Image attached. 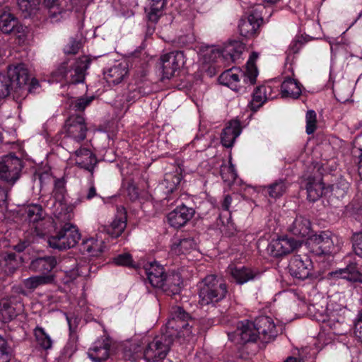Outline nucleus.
I'll return each mask as SVG.
<instances>
[{"instance_id":"obj_9","label":"nucleus","mask_w":362,"mask_h":362,"mask_svg":"<svg viewBox=\"0 0 362 362\" xmlns=\"http://www.w3.org/2000/svg\"><path fill=\"white\" fill-rule=\"evenodd\" d=\"M80 238L81 234L77 227L71 223H65L55 235L48 238V244L54 249L66 250L74 247Z\"/></svg>"},{"instance_id":"obj_36","label":"nucleus","mask_w":362,"mask_h":362,"mask_svg":"<svg viewBox=\"0 0 362 362\" xmlns=\"http://www.w3.org/2000/svg\"><path fill=\"white\" fill-rule=\"evenodd\" d=\"M271 87L266 86H260L257 87L252 95V99L250 103L251 109L257 110L267 100L272 98L270 95Z\"/></svg>"},{"instance_id":"obj_19","label":"nucleus","mask_w":362,"mask_h":362,"mask_svg":"<svg viewBox=\"0 0 362 362\" xmlns=\"http://www.w3.org/2000/svg\"><path fill=\"white\" fill-rule=\"evenodd\" d=\"M258 339L262 343L273 341L277 335V331L273 320L268 316H260L255 320Z\"/></svg>"},{"instance_id":"obj_45","label":"nucleus","mask_w":362,"mask_h":362,"mask_svg":"<svg viewBox=\"0 0 362 362\" xmlns=\"http://www.w3.org/2000/svg\"><path fill=\"white\" fill-rule=\"evenodd\" d=\"M231 156L229 158L228 164H223L221 166V175L224 182L230 183L236 179L237 173L234 165L231 163Z\"/></svg>"},{"instance_id":"obj_26","label":"nucleus","mask_w":362,"mask_h":362,"mask_svg":"<svg viewBox=\"0 0 362 362\" xmlns=\"http://www.w3.org/2000/svg\"><path fill=\"white\" fill-rule=\"evenodd\" d=\"M127 226V216L125 209L122 206L117 208V215L112 222L105 228L106 233L112 238H117L124 232Z\"/></svg>"},{"instance_id":"obj_22","label":"nucleus","mask_w":362,"mask_h":362,"mask_svg":"<svg viewBox=\"0 0 362 362\" xmlns=\"http://www.w3.org/2000/svg\"><path fill=\"white\" fill-rule=\"evenodd\" d=\"M223 63L235 62L240 59L245 50V45L240 41L233 40L220 45Z\"/></svg>"},{"instance_id":"obj_31","label":"nucleus","mask_w":362,"mask_h":362,"mask_svg":"<svg viewBox=\"0 0 362 362\" xmlns=\"http://www.w3.org/2000/svg\"><path fill=\"white\" fill-rule=\"evenodd\" d=\"M240 133L241 127L239 121L232 120L229 122L221 134L222 144L227 148L232 147L235 139L239 136Z\"/></svg>"},{"instance_id":"obj_30","label":"nucleus","mask_w":362,"mask_h":362,"mask_svg":"<svg viewBox=\"0 0 362 362\" xmlns=\"http://www.w3.org/2000/svg\"><path fill=\"white\" fill-rule=\"evenodd\" d=\"M197 252V243L192 238L182 240L175 239L171 245L170 253L174 255H187L191 252Z\"/></svg>"},{"instance_id":"obj_16","label":"nucleus","mask_w":362,"mask_h":362,"mask_svg":"<svg viewBox=\"0 0 362 362\" xmlns=\"http://www.w3.org/2000/svg\"><path fill=\"white\" fill-rule=\"evenodd\" d=\"M78 146L69 148L70 159L81 168L92 172L97 163V158L92 151L87 148H76Z\"/></svg>"},{"instance_id":"obj_59","label":"nucleus","mask_w":362,"mask_h":362,"mask_svg":"<svg viewBox=\"0 0 362 362\" xmlns=\"http://www.w3.org/2000/svg\"><path fill=\"white\" fill-rule=\"evenodd\" d=\"M194 40V37L192 34L187 35L185 38L180 37L179 42L184 45L192 42Z\"/></svg>"},{"instance_id":"obj_61","label":"nucleus","mask_w":362,"mask_h":362,"mask_svg":"<svg viewBox=\"0 0 362 362\" xmlns=\"http://www.w3.org/2000/svg\"><path fill=\"white\" fill-rule=\"evenodd\" d=\"M285 362H303L301 359L290 356L288 357Z\"/></svg>"},{"instance_id":"obj_7","label":"nucleus","mask_w":362,"mask_h":362,"mask_svg":"<svg viewBox=\"0 0 362 362\" xmlns=\"http://www.w3.org/2000/svg\"><path fill=\"white\" fill-rule=\"evenodd\" d=\"M66 193L64 180L62 179L56 180L53 190V196L56 199L54 215L59 221H69L71 220L74 217V209L83 202V197H81L68 203L65 199Z\"/></svg>"},{"instance_id":"obj_42","label":"nucleus","mask_w":362,"mask_h":362,"mask_svg":"<svg viewBox=\"0 0 362 362\" xmlns=\"http://www.w3.org/2000/svg\"><path fill=\"white\" fill-rule=\"evenodd\" d=\"M34 335L37 344L43 349L47 350L52 346V339L41 327H37L34 329Z\"/></svg>"},{"instance_id":"obj_3","label":"nucleus","mask_w":362,"mask_h":362,"mask_svg":"<svg viewBox=\"0 0 362 362\" xmlns=\"http://www.w3.org/2000/svg\"><path fill=\"white\" fill-rule=\"evenodd\" d=\"M22 216L28 221L30 227V231L25 233L23 240L14 246V249L21 252H23L32 243L35 242L37 237H43L46 232L42 229L44 225L43 210L38 204H30L22 209Z\"/></svg>"},{"instance_id":"obj_33","label":"nucleus","mask_w":362,"mask_h":362,"mask_svg":"<svg viewBox=\"0 0 362 362\" xmlns=\"http://www.w3.org/2000/svg\"><path fill=\"white\" fill-rule=\"evenodd\" d=\"M57 260L54 257L47 256L33 259L30 269L36 272H40L42 275H52L50 272L56 267Z\"/></svg>"},{"instance_id":"obj_52","label":"nucleus","mask_w":362,"mask_h":362,"mask_svg":"<svg viewBox=\"0 0 362 362\" xmlns=\"http://www.w3.org/2000/svg\"><path fill=\"white\" fill-rule=\"evenodd\" d=\"M38 4L39 0H18L19 8L28 14H31Z\"/></svg>"},{"instance_id":"obj_21","label":"nucleus","mask_w":362,"mask_h":362,"mask_svg":"<svg viewBox=\"0 0 362 362\" xmlns=\"http://www.w3.org/2000/svg\"><path fill=\"white\" fill-rule=\"evenodd\" d=\"M144 268L149 283L153 287L160 288L165 286L166 274L162 265L156 261L148 262Z\"/></svg>"},{"instance_id":"obj_13","label":"nucleus","mask_w":362,"mask_h":362,"mask_svg":"<svg viewBox=\"0 0 362 362\" xmlns=\"http://www.w3.org/2000/svg\"><path fill=\"white\" fill-rule=\"evenodd\" d=\"M58 0H45L46 6L49 8V16L51 21L58 22L67 16V11L75 10L76 12L82 11L86 4V0H69L70 5L63 10L57 4Z\"/></svg>"},{"instance_id":"obj_62","label":"nucleus","mask_w":362,"mask_h":362,"mask_svg":"<svg viewBox=\"0 0 362 362\" xmlns=\"http://www.w3.org/2000/svg\"><path fill=\"white\" fill-rule=\"evenodd\" d=\"M180 176H175L173 177V184H174V186L176 187L177 185L180 184Z\"/></svg>"},{"instance_id":"obj_40","label":"nucleus","mask_w":362,"mask_h":362,"mask_svg":"<svg viewBox=\"0 0 362 362\" xmlns=\"http://www.w3.org/2000/svg\"><path fill=\"white\" fill-rule=\"evenodd\" d=\"M182 279L179 274L175 273L165 276V286L160 287L166 292L171 293L173 295L177 294L181 291Z\"/></svg>"},{"instance_id":"obj_25","label":"nucleus","mask_w":362,"mask_h":362,"mask_svg":"<svg viewBox=\"0 0 362 362\" xmlns=\"http://www.w3.org/2000/svg\"><path fill=\"white\" fill-rule=\"evenodd\" d=\"M242 343L255 341L258 339L257 329L255 322L247 320L240 322L235 332Z\"/></svg>"},{"instance_id":"obj_11","label":"nucleus","mask_w":362,"mask_h":362,"mask_svg":"<svg viewBox=\"0 0 362 362\" xmlns=\"http://www.w3.org/2000/svg\"><path fill=\"white\" fill-rule=\"evenodd\" d=\"M264 6L257 4L250 8L246 18H243L239 23V30L241 35L251 38L256 36L262 23V11Z\"/></svg>"},{"instance_id":"obj_28","label":"nucleus","mask_w":362,"mask_h":362,"mask_svg":"<svg viewBox=\"0 0 362 362\" xmlns=\"http://www.w3.org/2000/svg\"><path fill=\"white\" fill-rule=\"evenodd\" d=\"M105 248V243L103 238L96 235L95 237H90L83 240L81 245V250L89 256L97 257L100 255Z\"/></svg>"},{"instance_id":"obj_58","label":"nucleus","mask_w":362,"mask_h":362,"mask_svg":"<svg viewBox=\"0 0 362 362\" xmlns=\"http://www.w3.org/2000/svg\"><path fill=\"white\" fill-rule=\"evenodd\" d=\"M355 335L362 341V322H358L355 325Z\"/></svg>"},{"instance_id":"obj_8","label":"nucleus","mask_w":362,"mask_h":362,"mask_svg":"<svg viewBox=\"0 0 362 362\" xmlns=\"http://www.w3.org/2000/svg\"><path fill=\"white\" fill-rule=\"evenodd\" d=\"M340 241L336 235L329 230L312 234L306 244L310 251L316 255H329L335 252L340 246Z\"/></svg>"},{"instance_id":"obj_51","label":"nucleus","mask_w":362,"mask_h":362,"mask_svg":"<svg viewBox=\"0 0 362 362\" xmlns=\"http://www.w3.org/2000/svg\"><path fill=\"white\" fill-rule=\"evenodd\" d=\"M306 121V133L308 134H313L317 127V115L314 110H308L305 115Z\"/></svg>"},{"instance_id":"obj_12","label":"nucleus","mask_w":362,"mask_h":362,"mask_svg":"<svg viewBox=\"0 0 362 362\" xmlns=\"http://www.w3.org/2000/svg\"><path fill=\"white\" fill-rule=\"evenodd\" d=\"M22 168L21 160L13 154L4 156L0 160V179L8 182H16Z\"/></svg>"},{"instance_id":"obj_18","label":"nucleus","mask_w":362,"mask_h":362,"mask_svg":"<svg viewBox=\"0 0 362 362\" xmlns=\"http://www.w3.org/2000/svg\"><path fill=\"white\" fill-rule=\"evenodd\" d=\"M111 339L107 336H103L94 341L89 348L87 354L93 362H104L110 355Z\"/></svg>"},{"instance_id":"obj_2","label":"nucleus","mask_w":362,"mask_h":362,"mask_svg":"<svg viewBox=\"0 0 362 362\" xmlns=\"http://www.w3.org/2000/svg\"><path fill=\"white\" fill-rule=\"evenodd\" d=\"M257 58L258 54L252 52L243 68L232 67L223 71L219 76V83L235 92H246L256 83L259 74L255 64Z\"/></svg>"},{"instance_id":"obj_54","label":"nucleus","mask_w":362,"mask_h":362,"mask_svg":"<svg viewBox=\"0 0 362 362\" xmlns=\"http://www.w3.org/2000/svg\"><path fill=\"white\" fill-rule=\"evenodd\" d=\"M352 242L353 248L356 255L362 257V233L354 234Z\"/></svg>"},{"instance_id":"obj_64","label":"nucleus","mask_w":362,"mask_h":362,"mask_svg":"<svg viewBox=\"0 0 362 362\" xmlns=\"http://www.w3.org/2000/svg\"><path fill=\"white\" fill-rule=\"evenodd\" d=\"M15 259V255L13 254H8L7 255V260L12 261Z\"/></svg>"},{"instance_id":"obj_38","label":"nucleus","mask_w":362,"mask_h":362,"mask_svg":"<svg viewBox=\"0 0 362 362\" xmlns=\"http://www.w3.org/2000/svg\"><path fill=\"white\" fill-rule=\"evenodd\" d=\"M165 4V0H148V4L145 9L148 19L156 23L163 15Z\"/></svg>"},{"instance_id":"obj_43","label":"nucleus","mask_w":362,"mask_h":362,"mask_svg":"<svg viewBox=\"0 0 362 362\" xmlns=\"http://www.w3.org/2000/svg\"><path fill=\"white\" fill-rule=\"evenodd\" d=\"M15 308L8 299H2L0 301V316L4 322L11 320L16 315Z\"/></svg>"},{"instance_id":"obj_1","label":"nucleus","mask_w":362,"mask_h":362,"mask_svg":"<svg viewBox=\"0 0 362 362\" xmlns=\"http://www.w3.org/2000/svg\"><path fill=\"white\" fill-rule=\"evenodd\" d=\"M194 321L180 307H174L165 325V331L148 344L136 358L145 362H159L166 356L175 338L187 339L192 333Z\"/></svg>"},{"instance_id":"obj_57","label":"nucleus","mask_w":362,"mask_h":362,"mask_svg":"<svg viewBox=\"0 0 362 362\" xmlns=\"http://www.w3.org/2000/svg\"><path fill=\"white\" fill-rule=\"evenodd\" d=\"M362 142V136H358L354 141V146L361 151V154L358 157V175L362 180V146H360V143Z\"/></svg>"},{"instance_id":"obj_35","label":"nucleus","mask_w":362,"mask_h":362,"mask_svg":"<svg viewBox=\"0 0 362 362\" xmlns=\"http://www.w3.org/2000/svg\"><path fill=\"white\" fill-rule=\"evenodd\" d=\"M231 202L232 198L230 196L226 195L221 204L222 211L219 216L220 222L226 228V231L228 232V233H233V230H235V226L231 220V215L229 211Z\"/></svg>"},{"instance_id":"obj_63","label":"nucleus","mask_w":362,"mask_h":362,"mask_svg":"<svg viewBox=\"0 0 362 362\" xmlns=\"http://www.w3.org/2000/svg\"><path fill=\"white\" fill-rule=\"evenodd\" d=\"M327 42H329V45H330V49H331V52H333V49H334V39L333 38H330V37H328L327 39Z\"/></svg>"},{"instance_id":"obj_44","label":"nucleus","mask_w":362,"mask_h":362,"mask_svg":"<svg viewBox=\"0 0 362 362\" xmlns=\"http://www.w3.org/2000/svg\"><path fill=\"white\" fill-rule=\"evenodd\" d=\"M93 96H85L81 98H71L69 99L70 108L75 111H83L93 100Z\"/></svg>"},{"instance_id":"obj_37","label":"nucleus","mask_w":362,"mask_h":362,"mask_svg":"<svg viewBox=\"0 0 362 362\" xmlns=\"http://www.w3.org/2000/svg\"><path fill=\"white\" fill-rule=\"evenodd\" d=\"M334 277L346 279L349 281L362 283V273H361L356 265L350 264L346 268L336 270L332 274Z\"/></svg>"},{"instance_id":"obj_6","label":"nucleus","mask_w":362,"mask_h":362,"mask_svg":"<svg viewBox=\"0 0 362 362\" xmlns=\"http://www.w3.org/2000/svg\"><path fill=\"white\" fill-rule=\"evenodd\" d=\"M199 303L202 305H215L222 300L227 293L225 281L216 275L206 276L198 284Z\"/></svg>"},{"instance_id":"obj_24","label":"nucleus","mask_w":362,"mask_h":362,"mask_svg":"<svg viewBox=\"0 0 362 362\" xmlns=\"http://www.w3.org/2000/svg\"><path fill=\"white\" fill-rule=\"evenodd\" d=\"M288 69L291 71V74L284 77L281 83V95L284 98L296 99L301 94L302 86L296 79L293 78V71L291 65Z\"/></svg>"},{"instance_id":"obj_39","label":"nucleus","mask_w":362,"mask_h":362,"mask_svg":"<svg viewBox=\"0 0 362 362\" xmlns=\"http://www.w3.org/2000/svg\"><path fill=\"white\" fill-rule=\"evenodd\" d=\"M19 22L13 13L4 11L0 13V31L4 34H11Z\"/></svg>"},{"instance_id":"obj_53","label":"nucleus","mask_w":362,"mask_h":362,"mask_svg":"<svg viewBox=\"0 0 362 362\" xmlns=\"http://www.w3.org/2000/svg\"><path fill=\"white\" fill-rule=\"evenodd\" d=\"M113 262L119 266H127L132 267L133 266V261L132 256L128 253H124L117 255L113 259Z\"/></svg>"},{"instance_id":"obj_32","label":"nucleus","mask_w":362,"mask_h":362,"mask_svg":"<svg viewBox=\"0 0 362 362\" xmlns=\"http://www.w3.org/2000/svg\"><path fill=\"white\" fill-rule=\"evenodd\" d=\"M288 231L298 237H308L312 235L310 221L301 216H298L288 226Z\"/></svg>"},{"instance_id":"obj_60","label":"nucleus","mask_w":362,"mask_h":362,"mask_svg":"<svg viewBox=\"0 0 362 362\" xmlns=\"http://www.w3.org/2000/svg\"><path fill=\"white\" fill-rule=\"evenodd\" d=\"M7 198V192L5 189L0 187V205L4 203Z\"/></svg>"},{"instance_id":"obj_46","label":"nucleus","mask_w":362,"mask_h":362,"mask_svg":"<svg viewBox=\"0 0 362 362\" xmlns=\"http://www.w3.org/2000/svg\"><path fill=\"white\" fill-rule=\"evenodd\" d=\"M349 182L344 180H341L339 182L327 187L328 192H331L336 198H343L349 189Z\"/></svg>"},{"instance_id":"obj_50","label":"nucleus","mask_w":362,"mask_h":362,"mask_svg":"<svg viewBox=\"0 0 362 362\" xmlns=\"http://www.w3.org/2000/svg\"><path fill=\"white\" fill-rule=\"evenodd\" d=\"M11 33L18 40L19 44H24L28 39V30L19 22Z\"/></svg>"},{"instance_id":"obj_34","label":"nucleus","mask_w":362,"mask_h":362,"mask_svg":"<svg viewBox=\"0 0 362 362\" xmlns=\"http://www.w3.org/2000/svg\"><path fill=\"white\" fill-rule=\"evenodd\" d=\"M308 199L311 202L317 201L322 195L328 193L327 187H325L321 179H310L306 186Z\"/></svg>"},{"instance_id":"obj_5","label":"nucleus","mask_w":362,"mask_h":362,"mask_svg":"<svg viewBox=\"0 0 362 362\" xmlns=\"http://www.w3.org/2000/svg\"><path fill=\"white\" fill-rule=\"evenodd\" d=\"M89 64L90 62L86 57L72 62H64L52 71V81L72 84L82 83Z\"/></svg>"},{"instance_id":"obj_48","label":"nucleus","mask_w":362,"mask_h":362,"mask_svg":"<svg viewBox=\"0 0 362 362\" xmlns=\"http://www.w3.org/2000/svg\"><path fill=\"white\" fill-rule=\"evenodd\" d=\"M12 357V349L6 339L0 335V362H10Z\"/></svg>"},{"instance_id":"obj_15","label":"nucleus","mask_w":362,"mask_h":362,"mask_svg":"<svg viewBox=\"0 0 362 362\" xmlns=\"http://www.w3.org/2000/svg\"><path fill=\"white\" fill-rule=\"evenodd\" d=\"M301 245L300 240L287 236L272 240L268 247V252L274 257L287 255Z\"/></svg>"},{"instance_id":"obj_47","label":"nucleus","mask_w":362,"mask_h":362,"mask_svg":"<svg viewBox=\"0 0 362 362\" xmlns=\"http://www.w3.org/2000/svg\"><path fill=\"white\" fill-rule=\"evenodd\" d=\"M287 187L286 183L284 180H280L268 186L267 192L269 197L276 199L282 196Z\"/></svg>"},{"instance_id":"obj_29","label":"nucleus","mask_w":362,"mask_h":362,"mask_svg":"<svg viewBox=\"0 0 362 362\" xmlns=\"http://www.w3.org/2000/svg\"><path fill=\"white\" fill-rule=\"evenodd\" d=\"M228 269L230 276L239 284H243L253 280L258 275L257 272L244 266L236 267L230 265Z\"/></svg>"},{"instance_id":"obj_4","label":"nucleus","mask_w":362,"mask_h":362,"mask_svg":"<svg viewBox=\"0 0 362 362\" xmlns=\"http://www.w3.org/2000/svg\"><path fill=\"white\" fill-rule=\"evenodd\" d=\"M28 81V70L24 64L10 65L6 74H0V98H6L12 91L21 94Z\"/></svg>"},{"instance_id":"obj_17","label":"nucleus","mask_w":362,"mask_h":362,"mask_svg":"<svg viewBox=\"0 0 362 362\" xmlns=\"http://www.w3.org/2000/svg\"><path fill=\"white\" fill-rule=\"evenodd\" d=\"M313 268L310 258L304 255H294L290 260L289 272L292 276L298 279H305L310 274Z\"/></svg>"},{"instance_id":"obj_23","label":"nucleus","mask_w":362,"mask_h":362,"mask_svg":"<svg viewBox=\"0 0 362 362\" xmlns=\"http://www.w3.org/2000/svg\"><path fill=\"white\" fill-rule=\"evenodd\" d=\"M199 61L204 64L222 62L221 47L216 45L202 44L196 47Z\"/></svg>"},{"instance_id":"obj_55","label":"nucleus","mask_w":362,"mask_h":362,"mask_svg":"<svg viewBox=\"0 0 362 362\" xmlns=\"http://www.w3.org/2000/svg\"><path fill=\"white\" fill-rule=\"evenodd\" d=\"M81 48V43L76 40H71L65 46L64 52L68 54H74L78 52Z\"/></svg>"},{"instance_id":"obj_41","label":"nucleus","mask_w":362,"mask_h":362,"mask_svg":"<svg viewBox=\"0 0 362 362\" xmlns=\"http://www.w3.org/2000/svg\"><path fill=\"white\" fill-rule=\"evenodd\" d=\"M54 280L53 275H38L25 279L23 285L28 289H35L40 285L50 284Z\"/></svg>"},{"instance_id":"obj_10","label":"nucleus","mask_w":362,"mask_h":362,"mask_svg":"<svg viewBox=\"0 0 362 362\" xmlns=\"http://www.w3.org/2000/svg\"><path fill=\"white\" fill-rule=\"evenodd\" d=\"M64 130L66 134L64 144L67 147L71 148L70 144L78 146L86 136L87 127L84 118L79 115L70 116L66 121Z\"/></svg>"},{"instance_id":"obj_27","label":"nucleus","mask_w":362,"mask_h":362,"mask_svg":"<svg viewBox=\"0 0 362 362\" xmlns=\"http://www.w3.org/2000/svg\"><path fill=\"white\" fill-rule=\"evenodd\" d=\"M128 73V65L126 62H121L108 68L104 71V78L110 84L119 83Z\"/></svg>"},{"instance_id":"obj_14","label":"nucleus","mask_w":362,"mask_h":362,"mask_svg":"<svg viewBox=\"0 0 362 362\" xmlns=\"http://www.w3.org/2000/svg\"><path fill=\"white\" fill-rule=\"evenodd\" d=\"M163 77L171 78L176 71L185 63V57L182 51H173L161 57Z\"/></svg>"},{"instance_id":"obj_20","label":"nucleus","mask_w":362,"mask_h":362,"mask_svg":"<svg viewBox=\"0 0 362 362\" xmlns=\"http://www.w3.org/2000/svg\"><path fill=\"white\" fill-rule=\"evenodd\" d=\"M194 214V210L192 208L182 204L170 212L168 214L167 219L170 226L178 228L185 225Z\"/></svg>"},{"instance_id":"obj_49","label":"nucleus","mask_w":362,"mask_h":362,"mask_svg":"<svg viewBox=\"0 0 362 362\" xmlns=\"http://www.w3.org/2000/svg\"><path fill=\"white\" fill-rule=\"evenodd\" d=\"M148 93L141 86L130 85L129 86V91L126 95V100L128 103H134L141 97L146 95Z\"/></svg>"},{"instance_id":"obj_56","label":"nucleus","mask_w":362,"mask_h":362,"mask_svg":"<svg viewBox=\"0 0 362 362\" xmlns=\"http://www.w3.org/2000/svg\"><path fill=\"white\" fill-rule=\"evenodd\" d=\"M97 196L96 189L95 186L93 185V181L90 180L89 181V187L87 191L86 194H84L83 192H81L78 198H81V197H83V201L85 199L90 200L93 197Z\"/></svg>"}]
</instances>
